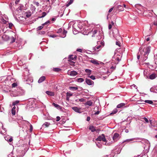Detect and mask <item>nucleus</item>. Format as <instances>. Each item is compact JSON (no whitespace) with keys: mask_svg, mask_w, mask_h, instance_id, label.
Segmentation results:
<instances>
[{"mask_svg":"<svg viewBox=\"0 0 157 157\" xmlns=\"http://www.w3.org/2000/svg\"><path fill=\"white\" fill-rule=\"evenodd\" d=\"M84 81V79L82 78H79L77 79V81L79 82H82Z\"/></svg>","mask_w":157,"mask_h":157,"instance_id":"7c9ffc66","label":"nucleus"},{"mask_svg":"<svg viewBox=\"0 0 157 157\" xmlns=\"http://www.w3.org/2000/svg\"><path fill=\"white\" fill-rule=\"evenodd\" d=\"M119 135L117 133H115L113 134V141H112L111 142H109V143L110 144L112 143L117 141L119 139Z\"/></svg>","mask_w":157,"mask_h":157,"instance_id":"39448f33","label":"nucleus"},{"mask_svg":"<svg viewBox=\"0 0 157 157\" xmlns=\"http://www.w3.org/2000/svg\"><path fill=\"white\" fill-rule=\"evenodd\" d=\"M19 101L16 100L13 103L12 105H16L18 103H19Z\"/></svg>","mask_w":157,"mask_h":157,"instance_id":"4c0bfd02","label":"nucleus"},{"mask_svg":"<svg viewBox=\"0 0 157 157\" xmlns=\"http://www.w3.org/2000/svg\"><path fill=\"white\" fill-rule=\"evenodd\" d=\"M22 7L23 6L21 7V6H20L17 9V10L18 11H19V10L21 11L22 9Z\"/></svg>","mask_w":157,"mask_h":157,"instance_id":"8fccbe9b","label":"nucleus"},{"mask_svg":"<svg viewBox=\"0 0 157 157\" xmlns=\"http://www.w3.org/2000/svg\"><path fill=\"white\" fill-rule=\"evenodd\" d=\"M19 153V154H18L17 156V157H22L24 155L22 152Z\"/></svg>","mask_w":157,"mask_h":157,"instance_id":"ea45409f","label":"nucleus"},{"mask_svg":"<svg viewBox=\"0 0 157 157\" xmlns=\"http://www.w3.org/2000/svg\"><path fill=\"white\" fill-rule=\"evenodd\" d=\"M73 55H71L69 56V59L70 60H75L76 59V57L75 56H74V57H73Z\"/></svg>","mask_w":157,"mask_h":157,"instance_id":"cd10ccee","label":"nucleus"},{"mask_svg":"<svg viewBox=\"0 0 157 157\" xmlns=\"http://www.w3.org/2000/svg\"><path fill=\"white\" fill-rule=\"evenodd\" d=\"M91 62L95 65L99 64V62L96 60L93 59L90 61Z\"/></svg>","mask_w":157,"mask_h":157,"instance_id":"f3484780","label":"nucleus"},{"mask_svg":"<svg viewBox=\"0 0 157 157\" xmlns=\"http://www.w3.org/2000/svg\"><path fill=\"white\" fill-rule=\"evenodd\" d=\"M79 101L81 102H83L85 101V100L84 98H82L79 99Z\"/></svg>","mask_w":157,"mask_h":157,"instance_id":"864d4df0","label":"nucleus"},{"mask_svg":"<svg viewBox=\"0 0 157 157\" xmlns=\"http://www.w3.org/2000/svg\"><path fill=\"white\" fill-rule=\"evenodd\" d=\"M113 34L114 37L116 38L119 36V32L118 29H114L113 32Z\"/></svg>","mask_w":157,"mask_h":157,"instance_id":"1a4fd4ad","label":"nucleus"},{"mask_svg":"<svg viewBox=\"0 0 157 157\" xmlns=\"http://www.w3.org/2000/svg\"><path fill=\"white\" fill-rule=\"evenodd\" d=\"M50 23V21H48L45 23L43 24V25H46L47 24H49Z\"/></svg>","mask_w":157,"mask_h":157,"instance_id":"09e8293b","label":"nucleus"},{"mask_svg":"<svg viewBox=\"0 0 157 157\" xmlns=\"http://www.w3.org/2000/svg\"><path fill=\"white\" fill-rule=\"evenodd\" d=\"M46 15V13L45 12H43L42 13V16L40 17H39V18H41L44 17Z\"/></svg>","mask_w":157,"mask_h":157,"instance_id":"72a5a7b5","label":"nucleus"},{"mask_svg":"<svg viewBox=\"0 0 157 157\" xmlns=\"http://www.w3.org/2000/svg\"><path fill=\"white\" fill-rule=\"evenodd\" d=\"M46 93L48 95L51 96H53L54 95V93L52 91H47L46 92Z\"/></svg>","mask_w":157,"mask_h":157,"instance_id":"a211bd4d","label":"nucleus"},{"mask_svg":"<svg viewBox=\"0 0 157 157\" xmlns=\"http://www.w3.org/2000/svg\"><path fill=\"white\" fill-rule=\"evenodd\" d=\"M67 74L69 75L72 76H75L78 74V73L75 71H68Z\"/></svg>","mask_w":157,"mask_h":157,"instance_id":"6e6552de","label":"nucleus"},{"mask_svg":"<svg viewBox=\"0 0 157 157\" xmlns=\"http://www.w3.org/2000/svg\"><path fill=\"white\" fill-rule=\"evenodd\" d=\"M96 140L97 141H103L104 142L103 144L106 145H110V144L108 140H106L104 134H102L101 136H98V138L96 139Z\"/></svg>","mask_w":157,"mask_h":157,"instance_id":"7ed1b4c3","label":"nucleus"},{"mask_svg":"<svg viewBox=\"0 0 157 157\" xmlns=\"http://www.w3.org/2000/svg\"><path fill=\"white\" fill-rule=\"evenodd\" d=\"M3 17H4V19L5 20H7V21H8V17H7V16H6V15H5V16H3Z\"/></svg>","mask_w":157,"mask_h":157,"instance_id":"bf43d9fd","label":"nucleus"},{"mask_svg":"<svg viewBox=\"0 0 157 157\" xmlns=\"http://www.w3.org/2000/svg\"><path fill=\"white\" fill-rule=\"evenodd\" d=\"M50 124L49 123L46 122H45V123H44L43 124V126H45V127H48L49 125Z\"/></svg>","mask_w":157,"mask_h":157,"instance_id":"473e14b6","label":"nucleus"},{"mask_svg":"<svg viewBox=\"0 0 157 157\" xmlns=\"http://www.w3.org/2000/svg\"><path fill=\"white\" fill-rule=\"evenodd\" d=\"M72 109L75 112L80 113L81 112V108L77 107H74L72 108Z\"/></svg>","mask_w":157,"mask_h":157,"instance_id":"ddd939ff","label":"nucleus"},{"mask_svg":"<svg viewBox=\"0 0 157 157\" xmlns=\"http://www.w3.org/2000/svg\"><path fill=\"white\" fill-rule=\"evenodd\" d=\"M143 119L144 120V121H145V122L147 123H148L149 121L147 119V118L146 117H144L143 118Z\"/></svg>","mask_w":157,"mask_h":157,"instance_id":"de8ad7c7","label":"nucleus"},{"mask_svg":"<svg viewBox=\"0 0 157 157\" xmlns=\"http://www.w3.org/2000/svg\"><path fill=\"white\" fill-rule=\"evenodd\" d=\"M93 104L92 102L91 101H87L85 104L86 105H88L89 106H91Z\"/></svg>","mask_w":157,"mask_h":157,"instance_id":"b1692460","label":"nucleus"},{"mask_svg":"<svg viewBox=\"0 0 157 157\" xmlns=\"http://www.w3.org/2000/svg\"><path fill=\"white\" fill-rule=\"evenodd\" d=\"M113 8H111L109 10V12L110 13V12H111L113 11Z\"/></svg>","mask_w":157,"mask_h":157,"instance_id":"0e129e2a","label":"nucleus"},{"mask_svg":"<svg viewBox=\"0 0 157 157\" xmlns=\"http://www.w3.org/2000/svg\"><path fill=\"white\" fill-rule=\"evenodd\" d=\"M101 45L98 46H95L93 48V50L94 51H99L104 45V43L103 41H101L100 43Z\"/></svg>","mask_w":157,"mask_h":157,"instance_id":"423d86ee","label":"nucleus"},{"mask_svg":"<svg viewBox=\"0 0 157 157\" xmlns=\"http://www.w3.org/2000/svg\"><path fill=\"white\" fill-rule=\"evenodd\" d=\"M88 77L90 78L92 80H94L95 79V76L94 75H91V76L89 75V76H88Z\"/></svg>","mask_w":157,"mask_h":157,"instance_id":"c03bdc74","label":"nucleus"},{"mask_svg":"<svg viewBox=\"0 0 157 157\" xmlns=\"http://www.w3.org/2000/svg\"><path fill=\"white\" fill-rule=\"evenodd\" d=\"M25 91L21 87H17L15 90L14 93L12 94L11 96H12L16 97L17 96H22L24 95Z\"/></svg>","mask_w":157,"mask_h":157,"instance_id":"f03ea898","label":"nucleus"},{"mask_svg":"<svg viewBox=\"0 0 157 157\" xmlns=\"http://www.w3.org/2000/svg\"><path fill=\"white\" fill-rule=\"evenodd\" d=\"M13 26V24L12 23H10L9 24V26L10 28L11 29Z\"/></svg>","mask_w":157,"mask_h":157,"instance_id":"3c124183","label":"nucleus"},{"mask_svg":"<svg viewBox=\"0 0 157 157\" xmlns=\"http://www.w3.org/2000/svg\"><path fill=\"white\" fill-rule=\"evenodd\" d=\"M156 74L154 73L149 75V78L151 79H153L157 77V71H156Z\"/></svg>","mask_w":157,"mask_h":157,"instance_id":"4468645a","label":"nucleus"},{"mask_svg":"<svg viewBox=\"0 0 157 157\" xmlns=\"http://www.w3.org/2000/svg\"><path fill=\"white\" fill-rule=\"evenodd\" d=\"M112 27V25L110 24H109V26H108L109 29H111Z\"/></svg>","mask_w":157,"mask_h":157,"instance_id":"4d7b16f0","label":"nucleus"},{"mask_svg":"<svg viewBox=\"0 0 157 157\" xmlns=\"http://www.w3.org/2000/svg\"><path fill=\"white\" fill-rule=\"evenodd\" d=\"M12 87H15L17 86V84L16 83L14 82L12 84Z\"/></svg>","mask_w":157,"mask_h":157,"instance_id":"49530a36","label":"nucleus"},{"mask_svg":"<svg viewBox=\"0 0 157 157\" xmlns=\"http://www.w3.org/2000/svg\"><path fill=\"white\" fill-rule=\"evenodd\" d=\"M60 120V117H56V121H59Z\"/></svg>","mask_w":157,"mask_h":157,"instance_id":"13d9d810","label":"nucleus"},{"mask_svg":"<svg viewBox=\"0 0 157 157\" xmlns=\"http://www.w3.org/2000/svg\"><path fill=\"white\" fill-rule=\"evenodd\" d=\"M151 47L150 46L147 47L145 50L144 49L140 48L139 52L137 56V59H139L141 55V57L143 58L144 61H145L147 58V56L151 50Z\"/></svg>","mask_w":157,"mask_h":157,"instance_id":"f257e3e1","label":"nucleus"},{"mask_svg":"<svg viewBox=\"0 0 157 157\" xmlns=\"http://www.w3.org/2000/svg\"><path fill=\"white\" fill-rule=\"evenodd\" d=\"M73 27H74L73 26ZM78 31H77L76 29L75 28H73V32L74 34H76L77 33Z\"/></svg>","mask_w":157,"mask_h":157,"instance_id":"58836bf2","label":"nucleus"},{"mask_svg":"<svg viewBox=\"0 0 157 157\" xmlns=\"http://www.w3.org/2000/svg\"><path fill=\"white\" fill-rule=\"evenodd\" d=\"M73 0H70L69 1L67 2V3H66V6L67 7L68 6L73 3Z\"/></svg>","mask_w":157,"mask_h":157,"instance_id":"393cba45","label":"nucleus"},{"mask_svg":"<svg viewBox=\"0 0 157 157\" xmlns=\"http://www.w3.org/2000/svg\"><path fill=\"white\" fill-rule=\"evenodd\" d=\"M85 81L86 84L89 85H92L94 84V82L89 79L86 78Z\"/></svg>","mask_w":157,"mask_h":157,"instance_id":"f8f14e48","label":"nucleus"},{"mask_svg":"<svg viewBox=\"0 0 157 157\" xmlns=\"http://www.w3.org/2000/svg\"><path fill=\"white\" fill-rule=\"evenodd\" d=\"M89 129L92 132H94L96 131L95 127L93 126H90L89 127Z\"/></svg>","mask_w":157,"mask_h":157,"instance_id":"bb28decb","label":"nucleus"},{"mask_svg":"<svg viewBox=\"0 0 157 157\" xmlns=\"http://www.w3.org/2000/svg\"><path fill=\"white\" fill-rule=\"evenodd\" d=\"M46 79L45 77L44 76L41 77L40 78L38 81V82L39 83H40L44 81Z\"/></svg>","mask_w":157,"mask_h":157,"instance_id":"dca6fc26","label":"nucleus"},{"mask_svg":"<svg viewBox=\"0 0 157 157\" xmlns=\"http://www.w3.org/2000/svg\"><path fill=\"white\" fill-rule=\"evenodd\" d=\"M125 105V104L124 103H121L117 105V108H122Z\"/></svg>","mask_w":157,"mask_h":157,"instance_id":"6ab92c4d","label":"nucleus"},{"mask_svg":"<svg viewBox=\"0 0 157 157\" xmlns=\"http://www.w3.org/2000/svg\"><path fill=\"white\" fill-rule=\"evenodd\" d=\"M11 42L12 43H13L14 42L15 40V38H14L13 37H12L11 38Z\"/></svg>","mask_w":157,"mask_h":157,"instance_id":"79ce46f5","label":"nucleus"},{"mask_svg":"<svg viewBox=\"0 0 157 157\" xmlns=\"http://www.w3.org/2000/svg\"><path fill=\"white\" fill-rule=\"evenodd\" d=\"M27 124L28 125H29L30 126V132H32L33 129V127L32 125L28 121H27L26 122Z\"/></svg>","mask_w":157,"mask_h":157,"instance_id":"a878e982","label":"nucleus"},{"mask_svg":"<svg viewBox=\"0 0 157 157\" xmlns=\"http://www.w3.org/2000/svg\"><path fill=\"white\" fill-rule=\"evenodd\" d=\"M69 89L72 90H76L78 89V88L77 87L70 86L69 87Z\"/></svg>","mask_w":157,"mask_h":157,"instance_id":"c756f323","label":"nucleus"},{"mask_svg":"<svg viewBox=\"0 0 157 157\" xmlns=\"http://www.w3.org/2000/svg\"><path fill=\"white\" fill-rule=\"evenodd\" d=\"M118 111L117 109H114L113 111L110 113V114H114L116 113Z\"/></svg>","mask_w":157,"mask_h":157,"instance_id":"2f4dec72","label":"nucleus"},{"mask_svg":"<svg viewBox=\"0 0 157 157\" xmlns=\"http://www.w3.org/2000/svg\"><path fill=\"white\" fill-rule=\"evenodd\" d=\"M116 66H112L111 67H110V68L111 69H113V70H114L115 69V68H116Z\"/></svg>","mask_w":157,"mask_h":157,"instance_id":"680f3d73","label":"nucleus"},{"mask_svg":"<svg viewBox=\"0 0 157 157\" xmlns=\"http://www.w3.org/2000/svg\"><path fill=\"white\" fill-rule=\"evenodd\" d=\"M44 25H43V24H42V25L41 26H39L37 28V30H40L43 27V26H44Z\"/></svg>","mask_w":157,"mask_h":157,"instance_id":"e433bc0d","label":"nucleus"},{"mask_svg":"<svg viewBox=\"0 0 157 157\" xmlns=\"http://www.w3.org/2000/svg\"><path fill=\"white\" fill-rule=\"evenodd\" d=\"M154 25H155L157 26V21L156 22H154Z\"/></svg>","mask_w":157,"mask_h":157,"instance_id":"774afa93","label":"nucleus"},{"mask_svg":"<svg viewBox=\"0 0 157 157\" xmlns=\"http://www.w3.org/2000/svg\"><path fill=\"white\" fill-rule=\"evenodd\" d=\"M0 19L1 22L4 24H6L7 22L8 21L7 20H6L4 19L3 17H2Z\"/></svg>","mask_w":157,"mask_h":157,"instance_id":"aec40b11","label":"nucleus"},{"mask_svg":"<svg viewBox=\"0 0 157 157\" xmlns=\"http://www.w3.org/2000/svg\"><path fill=\"white\" fill-rule=\"evenodd\" d=\"M150 124L151 125V128L153 127H157V121H152V120L150 121Z\"/></svg>","mask_w":157,"mask_h":157,"instance_id":"9d476101","label":"nucleus"},{"mask_svg":"<svg viewBox=\"0 0 157 157\" xmlns=\"http://www.w3.org/2000/svg\"><path fill=\"white\" fill-rule=\"evenodd\" d=\"M67 95L69 96H71L72 95V94L71 93H67Z\"/></svg>","mask_w":157,"mask_h":157,"instance_id":"e2e57ef3","label":"nucleus"},{"mask_svg":"<svg viewBox=\"0 0 157 157\" xmlns=\"http://www.w3.org/2000/svg\"><path fill=\"white\" fill-rule=\"evenodd\" d=\"M60 70V69L58 68H55V71H59Z\"/></svg>","mask_w":157,"mask_h":157,"instance_id":"052dcab7","label":"nucleus"},{"mask_svg":"<svg viewBox=\"0 0 157 157\" xmlns=\"http://www.w3.org/2000/svg\"><path fill=\"white\" fill-rule=\"evenodd\" d=\"M121 56L120 54H118L117 53H115L114 56L113 57V60L115 61L117 60V61L118 62L121 60Z\"/></svg>","mask_w":157,"mask_h":157,"instance_id":"0eeeda50","label":"nucleus"},{"mask_svg":"<svg viewBox=\"0 0 157 157\" xmlns=\"http://www.w3.org/2000/svg\"><path fill=\"white\" fill-rule=\"evenodd\" d=\"M67 33V31L64 29L62 34L61 35V37L62 38H64L66 36Z\"/></svg>","mask_w":157,"mask_h":157,"instance_id":"4be33fe9","label":"nucleus"},{"mask_svg":"<svg viewBox=\"0 0 157 157\" xmlns=\"http://www.w3.org/2000/svg\"><path fill=\"white\" fill-rule=\"evenodd\" d=\"M31 9L32 10L34 11L36 9V8L35 7V6H34L33 5H31Z\"/></svg>","mask_w":157,"mask_h":157,"instance_id":"c9c22d12","label":"nucleus"},{"mask_svg":"<svg viewBox=\"0 0 157 157\" xmlns=\"http://www.w3.org/2000/svg\"><path fill=\"white\" fill-rule=\"evenodd\" d=\"M90 120V117H87V121H89Z\"/></svg>","mask_w":157,"mask_h":157,"instance_id":"69168bd1","label":"nucleus"},{"mask_svg":"<svg viewBox=\"0 0 157 157\" xmlns=\"http://www.w3.org/2000/svg\"><path fill=\"white\" fill-rule=\"evenodd\" d=\"M2 38L5 40H8L10 39V38L8 36L4 35L2 36Z\"/></svg>","mask_w":157,"mask_h":157,"instance_id":"412c9836","label":"nucleus"},{"mask_svg":"<svg viewBox=\"0 0 157 157\" xmlns=\"http://www.w3.org/2000/svg\"><path fill=\"white\" fill-rule=\"evenodd\" d=\"M13 140V139L12 137H9V139L8 140V141L9 142H11Z\"/></svg>","mask_w":157,"mask_h":157,"instance_id":"5fc2aeb1","label":"nucleus"},{"mask_svg":"<svg viewBox=\"0 0 157 157\" xmlns=\"http://www.w3.org/2000/svg\"><path fill=\"white\" fill-rule=\"evenodd\" d=\"M52 105L57 109L59 110H61L62 109V107L60 106L59 105L55 104L54 103H53Z\"/></svg>","mask_w":157,"mask_h":157,"instance_id":"2eb2a0df","label":"nucleus"},{"mask_svg":"<svg viewBox=\"0 0 157 157\" xmlns=\"http://www.w3.org/2000/svg\"><path fill=\"white\" fill-rule=\"evenodd\" d=\"M99 111H98L95 113V115H98V114H99Z\"/></svg>","mask_w":157,"mask_h":157,"instance_id":"338daca9","label":"nucleus"},{"mask_svg":"<svg viewBox=\"0 0 157 157\" xmlns=\"http://www.w3.org/2000/svg\"><path fill=\"white\" fill-rule=\"evenodd\" d=\"M139 139L138 138H134L131 139H127L124 140L123 143H125L126 144L132 143L136 142L137 140Z\"/></svg>","mask_w":157,"mask_h":157,"instance_id":"20e7f679","label":"nucleus"},{"mask_svg":"<svg viewBox=\"0 0 157 157\" xmlns=\"http://www.w3.org/2000/svg\"><path fill=\"white\" fill-rule=\"evenodd\" d=\"M62 31V28H60L58 30L57 33H61Z\"/></svg>","mask_w":157,"mask_h":157,"instance_id":"a18cd8bd","label":"nucleus"},{"mask_svg":"<svg viewBox=\"0 0 157 157\" xmlns=\"http://www.w3.org/2000/svg\"><path fill=\"white\" fill-rule=\"evenodd\" d=\"M77 51L79 52H82V50L80 48H78L77 49Z\"/></svg>","mask_w":157,"mask_h":157,"instance_id":"603ef678","label":"nucleus"},{"mask_svg":"<svg viewBox=\"0 0 157 157\" xmlns=\"http://www.w3.org/2000/svg\"><path fill=\"white\" fill-rule=\"evenodd\" d=\"M26 16L27 17H29L31 16V13L30 11H28L25 13Z\"/></svg>","mask_w":157,"mask_h":157,"instance_id":"c85d7f7f","label":"nucleus"},{"mask_svg":"<svg viewBox=\"0 0 157 157\" xmlns=\"http://www.w3.org/2000/svg\"><path fill=\"white\" fill-rule=\"evenodd\" d=\"M98 32V30H96L95 29H93V30L90 31V32H88V34L89 33L92 34V37L95 36L94 35L96 34Z\"/></svg>","mask_w":157,"mask_h":157,"instance_id":"9b49d317","label":"nucleus"},{"mask_svg":"<svg viewBox=\"0 0 157 157\" xmlns=\"http://www.w3.org/2000/svg\"><path fill=\"white\" fill-rule=\"evenodd\" d=\"M33 3L34 4L36 5L37 6H39V3L38 2L34 1Z\"/></svg>","mask_w":157,"mask_h":157,"instance_id":"a19ab883","label":"nucleus"},{"mask_svg":"<svg viewBox=\"0 0 157 157\" xmlns=\"http://www.w3.org/2000/svg\"><path fill=\"white\" fill-rule=\"evenodd\" d=\"M11 113L12 115H14L16 113L15 110L14 109H12Z\"/></svg>","mask_w":157,"mask_h":157,"instance_id":"37998d69","label":"nucleus"},{"mask_svg":"<svg viewBox=\"0 0 157 157\" xmlns=\"http://www.w3.org/2000/svg\"><path fill=\"white\" fill-rule=\"evenodd\" d=\"M116 44L119 46H120V44L119 41H117L116 42Z\"/></svg>","mask_w":157,"mask_h":157,"instance_id":"6e6d98bb","label":"nucleus"},{"mask_svg":"<svg viewBox=\"0 0 157 157\" xmlns=\"http://www.w3.org/2000/svg\"><path fill=\"white\" fill-rule=\"evenodd\" d=\"M85 71L87 73L88 77L89 76V75L91 74V70L88 69H86L85 70Z\"/></svg>","mask_w":157,"mask_h":157,"instance_id":"5701e85b","label":"nucleus"},{"mask_svg":"<svg viewBox=\"0 0 157 157\" xmlns=\"http://www.w3.org/2000/svg\"><path fill=\"white\" fill-rule=\"evenodd\" d=\"M144 101L147 103L151 104H152L153 103V101L151 100H146L145 101Z\"/></svg>","mask_w":157,"mask_h":157,"instance_id":"f704fd0d","label":"nucleus"}]
</instances>
